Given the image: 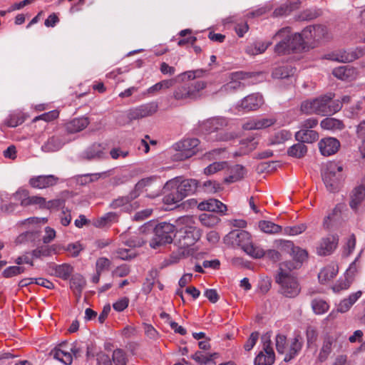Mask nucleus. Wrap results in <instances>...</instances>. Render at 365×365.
I'll list each match as a JSON object with an SVG mask.
<instances>
[{"mask_svg": "<svg viewBox=\"0 0 365 365\" xmlns=\"http://www.w3.org/2000/svg\"><path fill=\"white\" fill-rule=\"evenodd\" d=\"M277 41L274 51L277 55L297 53L306 49V42L299 33L292 34V29L286 26L280 29L273 36Z\"/></svg>", "mask_w": 365, "mask_h": 365, "instance_id": "f257e3e1", "label": "nucleus"}, {"mask_svg": "<svg viewBox=\"0 0 365 365\" xmlns=\"http://www.w3.org/2000/svg\"><path fill=\"white\" fill-rule=\"evenodd\" d=\"M153 230L154 236L150 241V246L153 249L170 244L175 235V226L171 223L162 222L155 224L152 222L145 223L140 227L142 232L146 230Z\"/></svg>", "mask_w": 365, "mask_h": 365, "instance_id": "f03ea898", "label": "nucleus"}, {"mask_svg": "<svg viewBox=\"0 0 365 365\" xmlns=\"http://www.w3.org/2000/svg\"><path fill=\"white\" fill-rule=\"evenodd\" d=\"M342 165L336 162H329L322 173L324 184L330 192H337L343 185L346 175L343 172Z\"/></svg>", "mask_w": 365, "mask_h": 365, "instance_id": "7ed1b4c3", "label": "nucleus"}, {"mask_svg": "<svg viewBox=\"0 0 365 365\" xmlns=\"http://www.w3.org/2000/svg\"><path fill=\"white\" fill-rule=\"evenodd\" d=\"M151 181V178L140 180L135 184L133 190H132L128 195L119 197L113 200L110 207L113 209L123 207L126 212H131L136 210L139 207V203L138 202H132L140 196L143 192V189L149 185Z\"/></svg>", "mask_w": 365, "mask_h": 365, "instance_id": "20e7f679", "label": "nucleus"}, {"mask_svg": "<svg viewBox=\"0 0 365 365\" xmlns=\"http://www.w3.org/2000/svg\"><path fill=\"white\" fill-rule=\"evenodd\" d=\"M287 269L279 267V272L275 277L276 282L279 284V292L283 296L289 298L297 297L301 287L297 279L289 274Z\"/></svg>", "mask_w": 365, "mask_h": 365, "instance_id": "39448f33", "label": "nucleus"}, {"mask_svg": "<svg viewBox=\"0 0 365 365\" xmlns=\"http://www.w3.org/2000/svg\"><path fill=\"white\" fill-rule=\"evenodd\" d=\"M229 237L235 240V243L253 258H261L264 255L263 249L252 243L250 233L245 230L230 232Z\"/></svg>", "mask_w": 365, "mask_h": 365, "instance_id": "423d86ee", "label": "nucleus"}, {"mask_svg": "<svg viewBox=\"0 0 365 365\" xmlns=\"http://www.w3.org/2000/svg\"><path fill=\"white\" fill-rule=\"evenodd\" d=\"M158 109V105L156 102H151L143 104L136 108L130 109L125 114L118 115L117 120L119 124L125 125L134 120L145 118L155 114Z\"/></svg>", "mask_w": 365, "mask_h": 365, "instance_id": "0eeeda50", "label": "nucleus"}, {"mask_svg": "<svg viewBox=\"0 0 365 365\" xmlns=\"http://www.w3.org/2000/svg\"><path fill=\"white\" fill-rule=\"evenodd\" d=\"M334 95L329 93L315 98L316 114L320 115H329L341 109V103L339 100L334 101Z\"/></svg>", "mask_w": 365, "mask_h": 365, "instance_id": "6e6552de", "label": "nucleus"}, {"mask_svg": "<svg viewBox=\"0 0 365 365\" xmlns=\"http://www.w3.org/2000/svg\"><path fill=\"white\" fill-rule=\"evenodd\" d=\"M199 140L197 138H188L177 143L174 147L178 151L175 155V159L177 160H184L192 157L195 153V150L199 145Z\"/></svg>", "mask_w": 365, "mask_h": 365, "instance_id": "1a4fd4ad", "label": "nucleus"}, {"mask_svg": "<svg viewBox=\"0 0 365 365\" xmlns=\"http://www.w3.org/2000/svg\"><path fill=\"white\" fill-rule=\"evenodd\" d=\"M176 182L175 179L169 180L163 187L165 195L163 201L165 205H173L185 198V195L178 192V189H176Z\"/></svg>", "mask_w": 365, "mask_h": 365, "instance_id": "9d476101", "label": "nucleus"}, {"mask_svg": "<svg viewBox=\"0 0 365 365\" xmlns=\"http://www.w3.org/2000/svg\"><path fill=\"white\" fill-rule=\"evenodd\" d=\"M290 255L292 257L293 260L286 261L280 264V268H284L288 271L300 268L302 263L307 259L308 252L307 250L296 246L294 252Z\"/></svg>", "mask_w": 365, "mask_h": 365, "instance_id": "9b49d317", "label": "nucleus"}, {"mask_svg": "<svg viewBox=\"0 0 365 365\" xmlns=\"http://www.w3.org/2000/svg\"><path fill=\"white\" fill-rule=\"evenodd\" d=\"M264 340L263 349L259 352L255 359V365H272L274 362L275 355L272 347L271 346V341L269 339Z\"/></svg>", "mask_w": 365, "mask_h": 365, "instance_id": "f8f14e48", "label": "nucleus"}, {"mask_svg": "<svg viewBox=\"0 0 365 365\" xmlns=\"http://www.w3.org/2000/svg\"><path fill=\"white\" fill-rule=\"evenodd\" d=\"M339 237L336 235H329L323 237L317 247V252L320 256L330 255L337 247Z\"/></svg>", "mask_w": 365, "mask_h": 365, "instance_id": "ddd939ff", "label": "nucleus"}, {"mask_svg": "<svg viewBox=\"0 0 365 365\" xmlns=\"http://www.w3.org/2000/svg\"><path fill=\"white\" fill-rule=\"evenodd\" d=\"M227 125V120L222 117L210 118L199 123L200 131L210 133L217 131Z\"/></svg>", "mask_w": 365, "mask_h": 365, "instance_id": "4468645a", "label": "nucleus"}, {"mask_svg": "<svg viewBox=\"0 0 365 365\" xmlns=\"http://www.w3.org/2000/svg\"><path fill=\"white\" fill-rule=\"evenodd\" d=\"M180 233L179 243L183 248L193 245L200 237L199 230L192 227H185L180 231Z\"/></svg>", "mask_w": 365, "mask_h": 365, "instance_id": "2eb2a0df", "label": "nucleus"}, {"mask_svg": "<svg viewBox=\"0 0 365 365\" xmlns=\"http://www.w3.org/2000/svg\"><path fill=\"white\" fill-rule=\"evenodd\" d=\"M250 76L247 73L235 72L231 74V81L225 84L220 90L221 92H233L237 90H241L245 88V84L242 83L240 80L249 78Z\"/></svg>", "mask_w": 365, "mask_h": 365, "instance_id": "dca6fc26", "label": "nucleus"}, {"mask_svg": "<svg viewBox=\"0 0 365 365\" xmlns=\"http://www.w3.org/2000/svg\"><path fill=\"white\" fill-rule=\"evenodd\" d=\"M263 104L264 99L262 96L257 93L245 97L238 105V107L247 111L256 110Z\"/></svg>", "mask_w": 365, "mask_h": 365, "instance_id": "f3484780", "label": "nucleus"}, {"mask_svg": "<svg viewBox=\"0 0 365 365\" xmlns=\"http://www.w3.org/2000/svg\"><path fill=\"white\" fill-rule=\"evenodd\" d=\"M66 143V140L63 134L57 133L48 138V140L41 146V150L46 153H53L58 151Z\"/></svg>", "mask_w": 365, "mask_h": 365, "instance_id": "a211bd4d", "label": "nucleus"}, {"mask_svg": "<svg viewBox=\"0 0 365 365\" xmlns=\"http://www.w3.org/2000/svg\"><path fill=\"white\" fill-rule=\"evenodd\" d=\"M306 42V47L310 38L319 41L327 34V28L322 25L309 26L306 27L300 34Z\"/></svg>", "mask_w": 365, "mask_h": 365, "instance_id": "6ab92c4d", "label": "nucleus"}, {"mask_svg": "<svg viewBox=\"0 0 365 365\" xmlns=\"http://www.w3.org/2000/svg\"><path fill=\"white\" fill-rule=\"evenodd\" d=\"M59 178L53 175H38L29 180V184L32 187L44 189L56 185Z\"/></svg>", "mask_w": 365, "mask_h": 365, "instance_id": "aec40b11", "label": "nucleus"}, {"mask_svg": "<svg viewBox=\"0 0 365 365\" xmlns=\"http://www.w3.org/2000/svg\"><path fill=\"white\" fill-rule=\"evenodd\" d=\"M340 147L339 141L334 138H327L320 140L319 148L324 156H329L337 152Z\"/></svg>", "mask_w": 365, "mask_h": 365, "instance_id": "412c9836", "label": "nucleus"}, {"mask_svg": "<svg viewBox=\"0 0 365 365\" xmlns=\"http://www.w3.org/2000/svg\"><path fill=\"white\" fill-rule=\"evenodd\" d=\"M90 123L88 117L73 118L64 124L65 130L68 134H73L84 130Z\"/></svg>", "mask_w": 365, "mask_h": 365, "instance_id": "4be33fe9", "label": "nucleus"}, {"mask_svg": "<svg viewBox=\"0 0 365 365\" xmlns=\"http://www.w3.org/2000/svg\"><path fill=\"white\" fill-rule=\"evenodd\" d=\"M200 210H206L212 212H220L224 214L227 211V206L218 200L210 198L207 200L201 202L198 206Z\"/></svg>", "mask_w": 365, "mask_h": 365, "instance_id": "5701e85b", "label": "nucleus"}, {"mask_svg": "<svg viewBox=\"0 0 365 365\" xmlns=\"http://www.w3.org/2000/svg\"><path fill=\"white\" fill-rule=\"evenodd\" d=\"M177 180L176 189H178V192L185 195L186 197L187 195L193 194L197 187V181L193 179H185L180 180V178H175Z\"/></svg>", "mask_w": 365, "mask_h": 365, "instance_id": "b1692460", "label": "nucleus"}, {"mask_svg": "<svg viewBox=\"0 0 365 365\" xmlns=\"http://www.w3.org/2000/svg\"><path fill=\"white\" fill-rule=\"evenodd\" d=\"M228 173L229 175L224 180L227 184L241 180L245 176L247 171L245 167L237 164L228 168Z\"/></svg>", "mask_w": 365, "mask_h": 365, "instance_id": "393cba45", "label": "nucleus"}, {"mask_svg": "<svg viewBox=\"0 0 365 365\" xmlns=\"http://www.w3.org/2000/svg\"><path fill=\"white\" fill-rule=\"evenodd\" d=\"M364 199L365 186L360 185L353 190L349 201V206L352 210H356Z\"/></svg>", "mask_w": 365, "mask_h": 365, "instance_id": "a878e982", "label": "nucleus"}, {"mask_svg": "<svg viewBox=\"0 0 365 365\" xmlns=\"http://www.w3.org/2000/svg\"><path fill=\"white\" fill-rule=\"evenodd\" d=\"M364 54L362 49L356 48L355 51L347 52L346 51L340 52L339 53L334 54V58L333 60L340 62H351L357 58L361 57Z\"/></svg>", "mask_w": 365, "mask_h": 365, "instance_id": "bb28decb", "label": "nucleus"}, {"mask_svg": "<svg viewBox=\"0 0 365 365\" xmlns=\"http://www.w3.org/2000/svg\"><path fill=\"white\" fill-rule=\"evenodd\" d=\"M297 140L302 143H312L319 139V134L317 132L310 129H301L295 134Z\"/></svg>", "mask_w": 365, "mask_h": 365, "instance_id": "cd10ccee", "label": "nucleus"}, {"mask_svg": "<svg viewBox=\"0 0 365 365\" xmlns=\"http://www.w3.org/2000/svg\"><path fill=\"white\" fill-rule=\"evenodd\" d=\"M103 150L100 143H93L82 153L81 158L87 160L100 159L103 154Z\"/></svg>", "mask_w": 365, "mask_h": 365, "instance_id": "c85d7f7f", "label": "nucleus"}, {"mask_svg": "<svg viewBox=\"0 0 365 365\" xmlns=\"http://www.w3.org/2000/svg\"><path fill=\"white\" fill-rule=\"evenodd\" d=\"M86 284L85 278L80 274L73 275L70 279V287L77 297H80Z\"/></svg>", "mask_w": 365, "mask_h": 365, "instance_id": "c756f323", "label": "nucleus"}, {"mask_svg": "<svg viewBox=\"0 0 365 365\" xmlns=\"http://www.w3.org/2000/svg\"><path fill=\"white\" fill-rule=\"evenodd\" d=\"M333 75L341 80H349L354 78L356 71L354 68L349 66H339L335 68L332 72Z\"/></svg>", "mask_w": 365, "mask_h": 365, "instance_id": "7c9ffc66", "label": "nucleus"}, {"mask_svg": "<svg viewBox=\"0 0 365 365\" xmlns=\"http://www.w3.org/2000/svg\"><path fill=\"white\" fill-rule=\"evenodd\" d=\"M118 215L115 212H108L105 215L98 218L93 222V225L96 227H103L110 225L111 223L117 222Z\"/></svg>", "mask_w": 365, "mask_h": 365, "instance_id": "2f4dec72", "label": "nucleus"}, {"mask_svg": "<svg viewBox=\"0 0 365 365\" xmlns=\"http://www.w3.org/2000/svg\"><path fill=\"white\" fill-rule=\"evenodd\" d=\"M300 339H301V337L299 335L296 336L294 338V339L290 345L289 351L287 354H286V355L284 358V361L287 362V361H291L292 359H294L297 356V354L301 350L302 342L299 341Z\"/></svg>", "mask_w": 365, "mask_h": 365, "instance_id": "473e14b6", "label": "nucleus"}, {"mask_svg": "<svg viewBox=\"0 0 365 365\" xmlns=\"http://www.w3.org/2000/svg\"><path fill=\"white\" fill-rule=\"evenodd\" d=\"M307 153V146L302 143V142H299L297 144L293 145L291 146L288 150L287 154L289 156L297 158H303L306 153Z\"/></svg>", "mask_w": 365, "mask_h": 365, "instance_id": "72a5a7b5", "label": "nucleus"}, {"mask_svg": "<svg viewBox=\"0 0 365 365\" xmlns=\"http://www.w3.org/2000/svg\"><path fill=\"white\" fill-rule=\"evenodd\" d=\"M50 354L52 355L54 359L61 361L65 365H70L72 363V354L69 352L55 348L51 351Z\"/></svg>", "mask_w": 365, "mask_h": 365, "instance_id": "f704fd0d", "label": "nucleus"}, {"mask_svg": "<svg viewBox=\"0 0 365 365\" xmlns=\"http://www.w3.org/2000/svg\"><path fill=\"white\" fill-rule=\"evenodd\" d=\"M195 93L190 91L188 86H180L175 90L173 97L178 101L185 99L195 100Z\"/></svg>", "mask_w": 365, "mask_h": 365, "instance_id": "c9c22d12", "label": "nucleus"}, {"mask_svg": "<svg viewBox=\"0 0 365 365\" xmlns=\"http://www.w3.org/2000/svg\"><path fill=\"white\" fill-rule=\"evenodd\" d=\"M292 133L286 130H281L276 132L269 138L270 145H277L284 143L285 141L291 138Z\"/></svg>", "mask_w": 365, "mask_h": 365, "instance_id": "e433bc0d", "label": "nucleus"}, {"mask_svg": "<svg viewBox=\"0 0 365 365\" xmlns=\"http://www.w3.org/2000/svg\"><path fill=\"white\" fill-rule=\"evenodd\" d=\"M321 127L326 130H341L344 128V125L341 120L327 118L321 122Z\"/></svg>", "mask_w": 365, "mask_h": 365, "instance_id": "4c0bfd02", "label": "nucleus"}, {"mask_svg": "<svg viewBox=\"0 0 365 365\" xmlns=\"http://www.w3.org/2000/svg\"><path fill=\"white\" fill-rule=\"evenodd\" d=\"M293 68L290 66H283L275 68L272 76L274 78L283 79L289 78L294 74Z\"/></svg>", "mask_w": 365, "mask_h": 365, "instance_id": "58836bf2", "label": "nucleus"}, {"mask_svg": "<svg viewBox=\"0 0 365 365\" xmlns=\"http://www.w3.org/2000/svg\"><path fill=\"white\" fill-rule=\"evenodd\" d=\"M259 227L266 233L275 234L281 231L282 227L267 220H261L259 222Z\"/></svg>", "mask_w": 365, "mask_h": 365, "instance_id": "ea45409f", "label": "nucleus"}, {"mask_svg": "<svg viewBox=\"0 0 365 365\" xmlns=\"http://www.w3.org/2000/svg\"><path fill=\"white\" fill-rule=\"evenodd\" d=\"M333 341L334 339L331 336H327L324 339L323 346L319 354V359L321 361H325L331 352Z\"/></svg>", "mask_w": 365, "mask_h": 365, "instance_id": "a19ab883", "label": "nucleus"}, {"mask_svg": "<svg viewBox=\"0 0 365 365\" xmlns=\"http://www.w3.org/2000/svg\"><path fill=\"white\" fill-rule=\"evenodd\" d=\"M336 273L337 269L334 267L329 266L321 270L318 274V278L322 283H324L333 279L336 275Z\"/></svg>", "mask_w": 365, "mask_h": 365, "instance_id": "79ce46f5", "label": "nucleus"}, {"mask_svg": "<svg viewBox=\"0 0 365 365\" xmlns=\"http://www.w3.org/2000/svg\"><path fill=\"white\" fill-rule=\"evenodd\" d=\"M31 205H38L40 208L44 209L46 205V199L39 196L27 197L21 200V205L26 207Z\"/></svg>", "mask_w": 365, "mask_h": 365, "instance_id": "37998d69", "label": "nucleus"}, {"mask_svg": "<svg viewBox=\"0 0 365 365\" xmlns=\"http://www.w3.org/2000/svg\"><path fill=\"white\" fill-rule=\"evenodd\" d=\"M73 267L68 264H63L58 265L55 269V274L56 277L63 279H67L73 272Z\"/></svg>", "mask_w": 365, "mask_h": 365, "instance_id": "c03bdc74", "label": "nucleus"}, {"mask_svg": "<svg viewBox=\"0 0 365 365\" xmlns=\"http://www.w3.org/2000/svg\"><path fill=\"white\" fill-rule=\"evenodd\" d=\"M275 247L281 252H287L291 255L294 252V246L293 242L285 240H279L275 241Z\"/></svg>", "mask_w": 365, "mask_h": 365, "instance_id": "a18cd8bd", "label": "nucleus"}, {"mask_svg": "<svg viewBox=\"0 0 365 365\" xmlns=\"http://www.w3.org/2000/svg\"><path fill=\"white\" fill-rule=\"evenodd\" d=\"M226 168H228L227 162H215L206 167L205 168L204 173L205 175H209L214 174L220 170H224Z\"/></svg>", "mask_w": 365, "mask_h": 365, "instance_id": "49530a36", "label": "nucleus"}, {"mask_svg": "<svg viewBox=\"0 0 365 365\" xmlns=\"http://www.w3.org/2000/svg\"><path fill=\"white\" fill-rule=\"evenodd\" d=\"M312 307L317 314H322L329 309L328 304L322 299H314L312 302Z\"/></svg>", "mask_w": 365, "mask_h": 365, "instance_id": "de8ad7c7", "label": "nucleus"}, {"mask_svg": "<svg viewBox=\"0 0 365 365\" xmlns=\"http://www.w3.org/2000/svg\"><path fill=\"white\" fill-rule=\"evenodd\" d=\"M272 41H269L266 43H256L253 47H248L246 51L249 54H251V55H257L259 53H262L267 50V48L270 45H272Z\"/></svg>", "mask_w": 365, "mask_h": 365, "instance_id": "09e8293b", "label": "nucleus"}, {"mask_svg": "<svg viewBox=\"0 0 365 365\" xmlns=\"http://www.w3.org/2000/svg\"><path fill=\"white\" fill-rule=\"evenodd\" d=\"M55 250L53 249L52 247L44 245L33 250L32 255L36 258H38L41 257H47L51 255V253L53 252Z\"/></svg>", "mask_w": 365, "mask_h": 365, "instance_id": "8fccbe9b", "label": "nucleus"}, {"mask_svg": "<svg viewBox=\"0 0 365 365\" xmlns=\"http://www.w3.org/2000/svg\"><path fill=\"white\" fill-rule=\"evenodd\" d=\"M100 175L95 174H85L77 176L76 182L81 185H86L90 182H93L98 180Z\"/></svg>", "mask_w": 365, "mask_h": 365, "instance_id": "3c124183", "label": "nucleus"}, {"mask_svg": "<svg viewBox=\"0 0 365 365\" xmlns=\"http://www.w3.org/2000/svg\"><path fill=\"white\" fill-rule=\"evenodd\" d=\"M24 271L25 268L24 267L10 266L4 270L2 275L5 278H10L21 274Z\"/></svg>", "mask_w": 365, "mask_h": 365, "instance_id": "603ef678", "label": "nucleus"}, {"mask_svg": "<svg viewBox=\"0 0 365 365\" xmlns=\"http://www.w3.org/2000/svg\"><path fill=\"white\" fill-rule=\"evenodd\" d=\"M112 360L115 365H126L125 354L123 350L116 349L113 351Z\"/></svg>", "mask_w": 365, "mask_h": 365, "instance_id": "864d4df0", "label": "nucleus"}, {"mask_svg": "<svg viewBox=\"0 0 365 365\" xmlns=\"http://www.w3.org/2000/svg\"><path fill=\"white\" fill-rule=\"evenodd\" d=\"M301 111L305 114H316L315 98L303 101L301 104Z\"/></svg>", "mask_w": 365, "mask_h": 365, "instance_id": "5fc2aeb1", "label": "nucleus"}, {"mask_svg": "<svg viewBox=\"0 0 365 365\" xmlns=\"http://www.w3.org/2000/svg\"><path fill=\"white\" fill-rule=\"evenodd\" d=\"M205 192L207 193H215L222 190L220 183L216 181L207 180L203 183Z\"/></svg>", "mask_w": 365, "mask_h": 365, "instance_id": "6e6d98bb", "label": "nucleus"}, {"mask_svg": "<svg viewBox=\"0 0 365 365\" xmlns=\"http://www.w3.org/2000/svg\"><path fill=\"white\" fill-rule=\"evenodd\" d=\"M200 220L202 224L207 227H211L217 224L219 219L213 214H202L200 216Z\"/></svg>", "mask_w": 365, "mask_h": 365, "instance_id": "4d7b16f0", "label": "nucleus"}, {"mask_svg": "<svg viewBox=\"0 0 365 365\" xmlns=\"http://www.w3.org/2000/svg\"><path fill=\"white\" fill-rule=\"evenodd\" d=\"M256 127L257 130L264 129L268 128L276 123L275 118H256Z\"/></svg>", "mask_w": 365, "mask_h": 365, "instance_id": "13d9d810", "label": "nucleus"}, {"mask_svg": "<svg viewBox=\"0 0 365 365\" xmlns=\"http://www.w3.org/2000/svg\"><path fill=\"white\" fill-rule=\"evenodd\" d=\"M307 344H311L316 342L318 338V332L317 329L313 326H309L306 331Z\"/></svg>", "mask_w": 365, "mask_h": 365, "instance_id": "bf43d9fd", "label": "nucleus"}, {"mask_svg": "<svg viewBox=\"0 0 365 365\" xmlns=\"http://www.w3.org/2000/svg\"><path fill=\"white\" fill-rule=\"evenodd\" d=\"M307 226L304 224L294 225L293 227H287L284 229L285 233L290 235H297L305 231Z\"/></svg>", "mask_w": 365, "mask_h": 365, "instance_id": "052dcab7", "label": "nucleus"}, {"mask_svg": "<svg viewBox=\"0 0 365 365\" xmlns=\"http://www.w3.org/2000/svg\"><path fill=\"white\" fill-rule=\"evenodd\" d=\"M65 203V200L63 198H57L54 200H51L49 201L46 200V205L44 206V209L51 210V209H58V207H63Z\"/></svg>", "mask_w": 365, "mask_h": 365, "instance_id": "680f3d73", "label": "nucleus"}, {"mask_svg": "<svg viewBox=\"0 0 365 365\" xmlns=\"http://www.w3.org/2000/svg\"><path fill=\"white\" fill-rule=\"evenodd\" d=\"M190 91L195 93V100L200 97L199 92L206 87V82L199 81L193 83L191 86H188Z\"/></svg>", "mask_w": 365, "mask_h": 365, "instance_id": "e2e57ef3", "label": "nucleus"}, {"mask_svg": "<svg viewBox=\"0 0 365 365\" xmlns=\"http://www.w3.org/2000/svg\"><path fill=\"white\" fill-rule=\"evenodd\" d=\"M110 262L106 257H100L97 259L96 264V272L101 273L105 269H108Z\"/></svg>", "mask_w": 365, "mask_h": 365, "instance_id": "0e129e2a", "label": "nucleus"}, {"mask_svg": "<svg viewBox=\"0 0 365 365\" xmlns=\"http://www.w3.org/2000/svg\"><path fill=\"white\" fill-rule=\"evenodd\" d=\"M356 246V237L354 235H351L349 238L344 251L343 252V255L345 257H348L353 252Z\"/></svg>", "mask_w": 365, "mask_h": 365, "instance_id": "69168bd1", "label": "nucleus"}, {"mask_svg": "<svg viewBox=\"0 0 365 365\" xmlns=\"http://www.w3.org/2000/svg\"><path fill=\"white\" fill-rule=\"evenodd\" d=\"M24 122V118L17 115H11L6 120V124L9 127H16Z\"/></svg>", "mask_w": 365, "mask_h": 365, "instance_id": "338daca9", "label": "nucleus"}, {"mask_svg": "<svg viewBox=\"0 0 365 365\" xmlns=\"http://www.w3.org/2000/svg\"><path fill=\"white\" fill-rule=\"evenodd\" d=\"M259 338V333L257 331H254L250 334V338L247 339L246 343L244 345V349L249 351H250L256 344Z\"/></svg>", "mask_w": 365, "mask_h": 365, "instance_id": "774afa93", "label": "nucleus"}]
</instances>
